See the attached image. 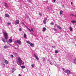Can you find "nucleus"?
<instances>
[{"label":"nucleus","mask_w":76,"mask_h":76,"mask_svg":"<svg viewBox=\"0 0 76 76\" xmlns=\"http://www.w3.org/2000/svg\"><path fill=\"white\" fill-rule=\"evenodd\" d=\"M18 62L19 63V64L18 63V62H17V63L18 64V65H20V67L21 66V64H23L24 63L23 62V61H22V60H21V59L19 57L18 58Z\"/></svg>","instance_id":"f257e3e1"},{"label":"nucleus","mask_w":76,"mask_h":76,"mask_svg":"<svg viewBox=\"0 0 76 76\" xmlns=\"http://www.w3.org/2000/svg\"><path fill=\"white\" fill-rule=\"evenodd\" d=\"M4 38H5V39L7 40L9 38L8 35H7V33H4Z\"/></svg>","instance_id":"f03ea898"},{"label":"nucleus","mask_w":76,"mask_h":76,"mask_svg":"<svg viewBox=\"0 0 76 76\" xmlns=\"http://www.w3.org/2000/svg\"><path fill=\"white\" fill-rule=\"evenodd\" d=\"M4 4L6 8H8L9 7V6L7 3L4 2Z\"/></svg>","instance_id":"7ed1b4c3"},{"label":"nucleus","mask_w":76,"mask_h":76,"mask_svg":"<svg viewBox=\"0 0 76 76\" xmlns=\"http://www.w3.org/2000/svg\"><path fill=\"white\" fill-rule=\"evenodd\" d=\"M66 72H65V73H66L68 75H69L70 74V71L69 70H65Z\"/></svg>","instance_id":"20e7f679"},{"label":"nucleus","mask_w":76,"mask_h":76,"mask_svg":"<svg viewBox=\"0 0 76 76\" xmlns=\"http://www.w3.org/2000/svg\"><path fill=\"white\" fill-rule=\"evenodd\" d=\"M19 23V21L18 20H16L15 22V25H18Z\"/></svg>","instance_id":"39448f33"},{"label":"nucleus","mask_w":76,"mask_h":76,"mask_svg":"<svg viewBox=\"0 0 76 76\" xmlns=\"http://www.w3.org/2000/svg\"><path fill=\"white\" fill-rule=\"evenodd\" d=\"M17 42L19 45H21V44H22L21 41H20L19 40H17Z\"/></svg>","instance_id":"423d86ee"},{"label":"nucleus","mask_w":76,"mask_h":76,"mask_svg":"<svg viewBox=\"0 0 76 76\" xmlns=\"http://www.w3.org/2000/svg\"><path fill=\"white\" fill-rule=\"evenodd\" d=\"M34 56L35 58H36L37 59V60H39V58H38V57L37 55H35V54H34Z\"/></svg>","instance_id":"0eeeda50"},{"label":"nucleus","mask_w":76,"mask_h":76,"mask_svg":"<svg viewBox=\"0 0 76 76\" xmlns=\"http://www.w3.org/2000/svg\"><path fill=\"white\" fill-rule=\"evenodd\" d=\"M2 41H3V42H4V43H5V42H6V41H7L6 40V39H5L4 38H3L2 39Z\"/></svg>","instance_id":"6e6552de"},{"label":"nucleus","mask_w":76,"mask_h":76,"mask_svg":"<svg viewBox=\"0 0 76 76\" xmlns=\"http://www.w3.org/2000/svg\"><path fill=\"white\" fill-rule=\"evenodd\" d=\"M5 17H6V18H9V14H6L5 15Z\"/></svg>","instance_id":"1a4fd4ad"},{"label":"nucleus","mask_w":76,"mask_h":76,"mask_svg":"<svg viewBox=\"0 0 76 76\" xmlns=\"http://www.w3.org/2000/svg\"><path fill=\"white\" fill-rule=\"evenodd\" d=\"M30 45L31 47H34V44H33L31 43L30 44Z\"/></svg>","instance_id":"9d476101"},{"label":"nucleus","mask_w":76,"mask_h":76,"mask_svg":"<svg viewBox=\"0 0 76 76\" xmlns=\"http://www.w3.org/2000/svg\"><path fill=\"white\" fill-rule=\"evenodd\" d=\"M57 27L59 29H61V30L62 29L61 27L59 26H57Z\"/></svg>","instance_id":"9b49d317"},{"label":"nucleus","mask_w":76,"mask_h":76,"mask_svg":"<svg viewBox=\"0 0 76 76\" xmlns=\"http://www.w3.org/2000/svg\"><path fill=\"white\" fill-rule=\"evenodd\" d=\"M8 48V46L7 45H5L4 47V49H6V48Z\"/></svg>","instance_id":"f8f14e48"},{"label":"nucleus","mask_w":76,"mask_h":76,"mask_svg":"<svg viewBox=\"0 0 76 76\" xmlns=\"http://www.w3.org/2000/svg\"><path fill=\"white\" fill-rule=\"evenodd\" d=\"M73 62L75 64H76V58H75L74 59Z\"/></svg>","instance_id":"ddd939ff"},{"label":"nucleus","mask_w":76,"mask_h":76,"mask_svg":"<svg viewBox=\"0 0 76 76\" xmlns=\"http://www.w3.org/2000/svg\"><path fill=\"white\" fill-rule=\"evenodd\" d=\"M9 42H10V43H11L12 42V40L11 39H9Z\"/></svg>","instance_id":"4468645a"},{"label":"nucleus","mask_w":76,"mask_h":76,"mask_svg":"<svg viewBox=\"0 0 76 76\" xmlns=\"http://www.w3.org/2000/svg\"><path fill=\"white\" fill-rule=\"evenodd\" d=\"M63 12L62 10H61L60 12V15H62V14H63Z\"/></svg>","instance_id":"2eb2a0df"},{"label":"nucleus","mask_w":76,"mask_h":76,"mask_svg":"<svg viewBox=\"0 0 76 76\" xmlns=\"http://www.w3.org/2000/svg\"><path fill=\"white\" fill-rule=\"evenodd\" d=\"M69 29H70V31H72V27L71 26H69Z\"/></svg>","instance_id":"dca6fc26"},{"label":"nucleus","mask_w":76,"mask_h":76,"mask_svg":"<svg viewBox=\"0 0 76 76\" xmlns=\"http://www.w3.org/2000/svg\"><path fill=\"white\" fill-rule=\"evenodd\" d=\"M24 37L25 38V39H26V34H24Z\"/></svg>","instance_id":"f3484780"},{"label":"nucleus","mask_w":76,"mask_h":76,"mask_svg":"<svg viewBox=\"0 0 76 76\" xmlns=\"http://www.w3.org/2000/svg\"><path fill=\"white\" fill-rule=\"evenodd\" d=\"M21 67L22 69H25L26 67L25 66H22Z\"/></svg>","instance_id":"a211bd4d"},{"label":"nucleus","mask_w":76,"mask_h":76,"mask_svg":"<svg viewBox=\"0 0 76 76\" xmlns=\"http://www.w3.org/2000/svg\"><path fill=\"white\" fill-rule=\"evenodd\" d=\"M5 63H6V64H8V63H9L8 62V61L7 60L5 61Z\"/></svg>","instance_id":"6ab92c4d"},{"label":"nucleus","mask_w":76,"mask_h":76,"mask_svg":"<svg viewBox=\"0 0 76 76\" xmlns=\"http://www.w3.org/2000/svg\"><path fill=\"white\" fill-rule=\"evenodd\" d=\"M26 42H27V43H28V44H30V43H31L30 42H29V41H27Z\"/></svg>","instance_id":"aec40b11"},{"label":"nucleus","mask_w":76,"mask_h":76,"mask_svg":"<svg viewBox=\"0 0 76 76\" xmlns=\"http://www.w3.org/2000/svg\"><path fill=\"white\" fill-rule=\"evenodd\" d=\"M14 71H15V69L12 68V73H13V72H14Z\"/></svg>","instance_id":"412c9836"},{"label":"nucleus","mask_w":76,"mask_h":76,"mask_svg":"<svg viewBox=\"0 0 76 76\" xmlns=\"http://www.w3.org/2000/svg\"><path fill=\"white\" fill-rule=\"evenodd\" d=\"M76 21H75V20H73V21H71V22H72V23H76Z\"/></svg>","instance_id":"4be33fe9"},{"label":"nucleus","mask_w":76,"mask_h":76,"mask_svg":"<svg viewBox=\"0 0 76 76\" xmlns=\"http://www.w3.org/2000/svg\"><path fill=\"white\" fill-rule=\"evenodd\" d=\"M10 58H14V56H13V55H10Z\"/></svg>","instance_id":"5701e85b"},{"label":"nucleus","mask_w":76,"mask_h":76,"mask_svg":"<svg viewBox=\"0 0 76 76\" xmlns=\"http://www.w3.org/2000/svg\"><path fill=\"white\" fill-rule=\"evenodd\" d=\"M43 31H45L46 30V28L45 27H44L43 28Z\"/></svg>","instance_id":"b1692460"},{"label":"nucleus","mask_w":76,"mask_h":76,"mask_svg":"<svg viewBox=\"0 0 76 76\" xmlns=\"http://www.w3.org/2000/svg\"><path fill=\"white\" fill-rule=\"evenodd\" d=\"M48 10H51V7H48Z\"/></svg>","instance_id":"393cba45"},{"label":"nucleus","mask_w":76,"mask_h":76,"mask_svg":"<svg viewBox=\"0 0 76 76\" xmlns=\"http://www.w3.org/2000/svg\"><path fill=\"white\" fill-rule=\"evenodd\" d=\"M43 23H44V24L46 23V21L45 20H43Z\"/></svg>","instance_id":"a878e982"},{"label":"nucleus","mask_w":76,"mask_h":76,"mask_svg":"<svg viewBox=\"0 0 76 76\" xmlns=\"http://www.w3.org/2000/svg\"><path fill=\"white\" fill-rule=\"evenodd\" d=\"M50 24L51 25H54V23H50Z\"/></svg>","instance_id":"bb28decb"},{"label":"nucleus","mask_w":76,"mask_h":76,"mask_svg":"<svg viewBox=\"0 0 76 76\" xmlns=\"http://www.w3.org/2000/svg\"><path fill=\"white\" fill-rule=\"evenodd\" d=\"M27 29H28V31H29L30 32H31V30H30V29L29 28H27Z\"/></svg>","instance_id":"cd10ccee"},{"label":"nucleus","mask_w":76,"mask_h":76,"mask_svg":"<svg viewBox=\"0 0 76 76\" xmlns=\"http://www.w3.org/2000/svg\"><path fill=\"white\" fill-rule=\"evenodd\" d=\"M58 52L57 50L55 51V53H56V54H57V53H58Z\"/></svg>","instance_id":"c85d7f7f"},{"label":"nucleus","mask_w":76,"mask_h":76,"mask_svg":"<svg viewBox=\"0 0 76 76\" xmlns=\"http://www.w3.org/2000/svg\"><path fill=\"white\" fill-rule=\"evenodd\" d=\"M56 48V46H52L53 48Z\"/></svg>","instance_id":"c756f323"},{"label":"nucleus","mask_w":76,"mask_h":76,"mask_svg":"<svg viewBox=\"0 0 76 76\" xmlns=\"http://www.w3.org/2000/svg\"><path fill=\"white\" fill-rule=\"evenodd\" d=\"M19 30H20V31H22V29L21 28H19Z\"/></svg>","instance_id":"7c9ffc66"},{"label":"nucleus","mask_w":76,"mask_h":76,"mask_svg":"<svg viewBox=\"0 0 76 76\" xmlns=\"http://www.w3.org/2000/svg\"><path fill=\"white\" fill-rule=\"evenodd\" d=\"M31 31H32V32H33V31H34V29L32 28H31Z\"/></svg>","instance_id":"2f4dec72"},{"label":"nucleus","mask_w":76,"mask_h":76,"mask_svg":"<svg viewBox=\"0 0 76 76\" xmlns=\"http://www.w3.org/2000/svg\"><path fill=\"white\" fill-rule=\"evenodd\" d=\"M53 30H54V31H57V29L55 28H53Z\"/></svg>","instance_id":"473e14b6"},{"label":"nucleus","mask_w":76,"mask_h":76,"mask_svg":"<svg viewBox=\"0 0 76 76\" xmlns=\"http://www.w3.org/2000/svg\"><path fill=\"white\" fill-rule=\"evenodd\" d=\"M47 20V18H45V19H44V20H45V21H46V20Z\"/></svg>","instance_id":"72a5a7b5"},{"label":"nucleus","mask_w":76,"mask_h":76,"mask_svg":"<svg viewBox=\"0 0 76 76\" xmlns=\"http://www.w3.org/2000/svg\"><path fill=\"white\" fill-rule=\"evenodd\" d=\"M42 59H43V61H45V58H42Z\"/></svg>","instance_id":"f704fd0d"},{"label":"nucleus","mask_w":76,"mask_h":76,"mask_svg":"<svg viewBox=\"0 0 76 76\" xmlns=\"http://www.w3.org/2000/svg\"><path fill=\"white\" fill-rule=\"evenodd\" d=\"M31 66L32 67H34V65L33 64H32L31 65Z\"/></svg>","instance_id":"c9c22d12"},{"label":"nucleus","mask_w":76,"mask_h":76,"mask_svg":"<svg viewBox=\"0 0 76 76\" xmlns=\"http://www.w3.org/2000/svg\"><path fill=\"white\" fill-rule=\"evenodd\" d=\"M39 15H40V16H42V14L39 13Z\"/></svg>","instance_id":"e433bc0d"},{"label":"nucleus","mask_w":76,"mask_h":76,"mask_svg":"<svg viewBox=\"0 0 76 76\" xmlns=\"http://www.w3.org/2000/svg\"><path fill=\"white\" fill-rule=\"evenodd\" d=\"M14 54H15V55H17V54H18V53H14Z\"/></svg>","instance_id":"4c0bfd02"},{"label":"nucleus","mask_w":76,"mask_h":76,"mask_svg":"<svg viewBox=\"0 0 76 76\" xmlns=\"http://www.w3.org/2000/svg\"><path fill=\"white\" fill-rule=\"evenodd\" d=\"M50 64H53V63H52L51 62H50Z\"/></svg>","instance_id":"58836bf2"},{"label":"nucleus","mask_w":76,"mask_h":76,"mask_svg":"<svg viewBox=\"0 0 76 76\" xmlns=\"http://www.w3.org/2000/svg\"><path fill=\"white\" fill-rule=\"evenodd\" d=\"M56 0H53V2H54V3H55V2H56Z\"/></svg>","instance_id":"ea45409f"},{"label":"nucleus","mask_w":76,"mask_h":76,"mask_svg":"<svg viewBox=\"0 0 76 76\" xmlns=\"http://www.w3.org/2000/svg\"><path fill=\"white\" fill-rule=\"evenodd\" d=\"M7 25H10V23H7Z\"/></svg>","instance_id":"a19ab883"},{"label":"nucleus","mask_w":76,"mask_h":76,"mask_svg":"<svg viewBox=\"0 0 76 76\" xmlns=\"http://www.w3.org/2000/svg\"><path fill=\"white\" fill-rule=\"evenodd\" d=\"M71 16H73V14H72L71 15Z\"/></svg>","instance_id":"79ce46f5"},{"label":"nucleus","mask_w":76,"mask_h":76,"mask_svg":"<svg viewBox=\"0 0 76 76\" xmlns=\"http://www.w3.org/2000/svg\"><path fill=\"white\" fill-rule=\"evenodd\" d=\"M15 44H17V42H15Z\"/></svg>","instance_id":"37998d69"},{"label":"nucleus","mask_w":76,"mask_h":76,"mask_svg":"<svg viewBox=\"0 0 76 76\" xmlns=\"http://www.w3.org/2000/svg\"><path fill=\"white\" fill-rule=\"evenodd\" d=\"M71 4H72V5L73 4V3L72 2H71Z\"/></svg>","instance_id":"c03bdc74"},{"label":"nucleus","mask_w":76,"mask_h":76,"mask_svg":"<svg viewBox=\"0 0 76 76\" xmlns=\"http://www.w3.org/2000/svg\"><path fill=\"white\" fill-rule=\"evenodd\" d=\"M15 49H18V48H15Z\"/></svg>","instance_id":"a18cd8bd"},{"label":"nucleus","mask_w":76,"mask_h":76,"mask_svg":"<svg viewBox=\"0 0 76 76\" xmlns=\"http://www.w3.org/2000/svg\"><path fill=\"white\" fill-rule=\"evenodd\" d=\"M1 19V17H0V20Z\"/></svg>","instance_id":"49530a36"},{"label":"nucleus","mask_w":76,"mask_h":76,"mask_svg":"<svg viewBox=\"0 0 76 76\" xmlns=\"http://www.w3.org/2000/svg\"><path fill=\"white\" fill-rule=\"evenodd\" d=\"M74 16H75V18H76V15H75Z\"/></svg>","instance_id":"de8ad7c7"},{"label":"nucleus","mask_w":76,"mask_h":76,"mask_svg":"<svg viewBox=\"0 0 76 76\" xmlns=\"http://www.w3.org/2000/svg\"><path fill=\"white\" fill-rule=\"evenodd\" d=\"M26 28H28V26H26Z\"/></svg>","instance_id":"09e8293b"},{"label":"nucleus","mask_w":76,"mask_h":76,"mask_svg":"<svg viewBox=\"0 0 76 76\" xmlns=\"http://www.w3.org/2000/svg\"><path fill=\"white\" fill-rule=\"evenodd\" d=\"M64 69H63V71H64Z\"/></svg>","instance_id":"8fccbe9b"},{"label":"nucleus","mask_w":76,"mask_h":76,"mask_svg":"<svg viewBox=\"0 0 76 76\" xmlns=\"http://www.w3.org/2000/svg\"><path fill=\"white\" fill-rule=\"evenodd\" d=\"M30 3H31V1H29Z\"/></svg>","instance_id":"3c124183"},{"label":"nucleus","mask_w":76,"mask_h":76,"mask_svg":"<svg viewBox=\"0 0 76 76\" xmlns=\"http://www.w3.org/2000/svg\"><path fill=\"white\" fill-rule=\"evenodd\" d=\"M18 47H19V46H18Z\"/></svg>","instance_id":"603ef678"},{"label":"nucleus","mask_w":76,"mask_h":76,"mask_svg":"<svg viewBox=\"0 0 76 76\" xmlns=\"http://www.w3.org/2000/svg\"><path fill=\"white\" fill-rule=\"evenodd\" d=\"M75 45H76V44H75Z\"/></svg>","instance_id":"864d4df0"}]
</instances>
